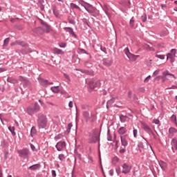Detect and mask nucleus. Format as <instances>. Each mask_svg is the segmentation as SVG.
Returning <instances> with one entry per match:
<instances>
[{"label": "nucleus", "mask_w": 177, "mask_h": 177, "mask_svg": "<svg viewBox=\"0 0 177 177\" xmlns=\"http://www.w3.org/2000/svg\"><path fill=\"white\" fill-rule=\"evenodd\" d=\"M10 41V39L9 37L6 38L4 41H3V46L6 47L8 46V45H9V42Z\"/></svg>", "instance_id": "nucleus-31"}, {"label": "nucleus", "mask_w": 177, "mask_h": 177, "mask_svg": "<svg viewBox=\"0 0 177 177\" xmlns=\"http://www.w3.org/2000/svg\"><path fill=\"white\" fill-rule=\"evenodd\" d=\"M120 162V158H118V157L115 156L113 159H112V164L113 165H116L118 163Z\"/></svg>", "instance_id": "nucleus-25"}, {"label": "nucleus", "mask_w": 177, "mask_h": 177, "mask_svg": "<svg viewBox=\"0 0 177 177\" xmlns=\"http://www.w3.org/2000/svg\"><path fill=\"white\" fill-rule=\"evenodd\" d=\"M58 46H59V48H66V46H67V43L61 42V43L58 44Z\"/></svg>", "instance_id": "nucleus-41"}, {"label": "nucleus", "mask_w": 177, "mask_h": 177, "mask_svg": "<svg viewBox=\"0 0 177 177\" xmlns=\"http://www.w3.org/2000/svg\"><path fill=\"white\" fill-rule=\"evenodd\" d=\"M15 45H19L20 46H22V48H27L28 46V45L26 43H24V41H16L15 42Z\"/></svg>", "instance_id": "nucleus-16"}, {"label": "nucleus", "mask_w": 177, "mask_h": 177, "mask_svg": "<svg viewBox=\"0 0 177 177\" xmlns=\"http://www.w3.org/2000/svg\"><path fill=\"white\" fill-rule=\"evenodd\" d=\"M113 103H114V99L109 100L106 103V107H108L111 104H113Z\"/></svg>", "instance_id": "nucleus-49"}, {"label": "nucleus", "mask_w": 177, "mask_h": 177, "mask_svg": "<svg viewBox=\"0 0 177 177\" xmlns=\"http://www.w3.org/2000/svg\"><path fill=\"white\" fill-rule=\"evenodd\" d=\"M160 74V70H156L153 73L152 77H156Z\"/></svg>", "instance_id": "nucleus-52"}, {"label": "nucleus", "mask_w": 177, "mask_h": 177, "mask_svg": "<svg viewBox=\"0 0 177 177\" xmlns=\"http://www.w3.org/2000/svg\"><path fill=\"white\" fill-rule=\"evenodd\" d=\"M62 138V134H59L55 137V140H59Z\"/></svg>", "instance_id": "nucleus-58"}, {"label": "nucleus", "mask_w": 177, "mask_h": 177, "mask_svg": "<svg viewBox=\"0 0 177 177\" xmlns=\"http://www.w3.org/2000/svg\"><path fill=\"white\" fill-rule=\"evenodd\" d=\"M86 84H87V88L88 89L93 90L95 88H100V80H86Z\"/></svg>", "instance_id": "nucleus-4"}, {"label": "nucleus", "mask_w": 177, "mask_h": 177, "mask_svg": "<svg viewBox=\"0 0 177 177\" xmlns=\"http://www.w3.org/2000/svg\"><path fill=\"white\" fill-rule=\"evenodd\" d=\"M70 6L71 9H80V7L74 3H71Z\"/></svg>", "instance_id": "nucleus-37"}, {"label": "nucleus", "mask_w": 177, "mask_h": 177, "mask_svg": "<svg viewBox=\"0 0 177 177\" xmlns=\"http://www.w3.org/2000/svg\"><path fill=\"white\" fill-rule=\"evenodd\" d=\"M150 78H151V75H149L148 77H147L145 80H144V82H149V80H150Z\"/></svg>", "instance_id": "nucleus-59"}, {"label": "nucleus", "mask_w": 177, "mask_h": 177, "mask_svg": "<svg viewBox=\"0 0 177 177\" xmlns=\"http://www.w3.org/2000/svg\"><path fill=\"white\" fill-rule=\"evenodd\" d=\"M82 21L84 24H86V26H88L89 27V24L88 23V20H86V19L84 18L82 19Z\"/></svg>", "instance_id": "nucleus-54"}, {"label": "nucleus", "mask_w": 177, "mask_h": 177, "mask_svg": "<svg viewBox=\"0 0 177 177\" xmlns=\"http://www.w3.org/2000/svg\"><path fill=\"white\" fill-rule=\"evenodd\" d=\"M39 110H41V106H39L38 102H35L27 107V113L28 115H32L33 114L38 113Z\"/></svg>", "instance_id": "nucleus-3"}, {"label": "nucleus", "mask_w": 177, "mask_h": 177, "mask_svg": "<svg viewBox=\"0 0 177 177\" xmlns=\"http://www.w3.org/2000/svg\"><path fill=\"white\" fill-rule=\"evenodd\" d=\"M64 30L69 32V34H71V35H73V37H75V38H77V35H75V32H74V30L71 27H65L64 28Z\"/></svg>", "instance_id": "nucleus-12"}, {"label": "nucleus", "mask_w": 177, "mask_h": 177, "mask_svg": "<svg viewBox=\"0 0 177 177\" xmlns=\"http://www.w3.org/2000/svg\"><path fill=\"white\" fill-rule=\"evenodd\" d=\"M177 133V129L174 128V127H170L169 129V133L170 135H171V136H174V135H175V133Z\"/></svg>", "instance_id": "nucleus-21"}, {"label": "nucleus", "mask_w": 177, "mask_h": 177, "mask_svg": "<svg viewBox=\"0 0 177 177\" xmlns=\"http://www.w3.org/2000/svg\"><path fill=\"white\" fill-rule=\"evenodd\" d=\"M48 125V118L44 113L37 115V127L39 129H46Z\"/></svg>", "instance_id": "nucleus-1"}, {"label": "nucleus", "mask_w": 177, "mask_h": 177, "mask_svg": "<svg viewBox=\"0 0 177 177\" xmlns=\"http://www.w3.org/2000/svg\"><path fill=\"white\" fill-rule=\"evenodd\" d=\"M44 27L46 28V32L49 34L50 32V26L46 24Z\"/></svg>", "instance_id": "nucleus-35"}, {"label": "nucleus", "mask_w": 177, "mask_h": 177, "mask_svg": "<svg viewBox=\"0 0 177 177\" xmlns=\"http://www.w3.org/2000/svg\"><path fill=\"white\" fill-rule=\"evenodd\" d=\"M53 12L55 17H59V11L56 8H53Z\"/></svg>", "instance_id": "nucleus-39"}, {"label": "nucleus", "mask_w": 177, "mask_h": 177, "mask_svg": "<svg viewBox=\"0 0 177 177\" xmlns=\"http://www.w3.org/2000/svg\"><path fill=\"white\" fill-rule=\"evenodd\" d=\"M34 32H36V34H44L45 32V30L44 28L39 27L34 30Z\"/></svg>", "instance_id": "nucleus-20"}, {"label": "nucleus", "mask_w": 177, "mask_h": 177, "mask_svg": "<svg viewBox=\"0 0 177 177\" xmlns=\"http://www.w3.org/2000/svg\"><path fill=\"white\" fill-rule=\"evenodd\" d=\"M124 52L125 53V55L127 56H129V55H131V53L129 52V48H127L124 50Z\"/></svg>", "instance_id": "nucleus-48"}, {"label": "nucleus", "mask_w": 177, "mask_h": 177, "mask_svg": "<svg viewBox=\"0 0 177 177\" xmlns=\"http://www.w3.org/2000/svg\"><path fill=\"white\" fill-rule=\"evenodd\" d=\"M8 130L10 131V132H11L13 136H16V132H15V127H9Z\"/></svg>", "instance_id": "nucleus-30"}, {"label": "nucleus", "mask_w": 177, "mask_h": 177, "mask_svg": "<svg viewBox=\"0 0 177 177\" xmlns=\"http://www.w3.org/2000/svg\"><path fill=\"white\" fill-rule=\"evenodd\" d=\"M17 153L19 157H21L22 158H27L28 160L30 158V156H31V153H30V150H28V149L18 150Z\"/></svg>", "instance_id": "nucleus-7"}, {"label": "nucleus", "mask_w": 177, "mask_h": 177, "mask_svg": "<svg viewBox=\"0 0 177 177\" xmlns=\"http://www.w3.org/2000/svg\"><path fill=\"white\" fill-rule=\"evenodd\" d=\"M85 9L88 13L91 15V16H93L94 17L99 16V10H97L96 8L93 7V6L88 4V6Z\"/></svg>", "instance_id": "nucleus-6"}, {"label": "nucleus", "mask_w": 177, "mask_h": 177, "mask_svg": "<svg viewBox=\"0 0 177 177\" xmlns=\"http://www.w3.org/2000/svg\"><path fill=\"white\" fill-rule=\"evenodd\" d=\"M68 23H70L71 24H75V21H74V19H68Z\"/></svg>", "instance_id": "nucleus-60"}, {"label": "nucleus", "mask_w": 177, "mask_h": 177, "mask_svg": "<svg viewBox=\"0 0 177 177\" xmlns=\"http://www.w3.org/2000/svg\"><path fill=\"white\" fill-rule=\"evenodd\" d=\"M141 20L142 21H143V23H146V21H147V15H146V14H143L141 16Z\"/></svg>", "instance_id": "nucleus-33"}, {"label": "nucleus", "mask_w": 177, "mask_h": 177, "mask_svg": "<svg viewBox=\"0 0 177 177\" xmlns=\"http://www.w3.org/2000/svg\"><path fill=\"white\" fill-rule=\"evenodd\" d=\"M103 64L104 66H106L107 67H109V66H111V62L105 60L103 62Z\"/></svg>", "instance_id": "nucleus-42"}, {"label": "nucleus", "mask_w": 177, "mask_h": 177, "mask_svg": "<svg viewBox=\"0 0 177 177\" xmlns=\"http://www.w3.org/2000/svg\"><path fill=\"white\" fill-rule=\"evenodd\" d=\"M155 56L156 57H157L158 59H160V60H164V59H165V55L156 54Z\"/></svg>", "instance_id": "nucleus-36"}, {"label": "nucleus", "mask_w": 177, "mask_h": 177, "mask_svg": "<svg viewBox=\"0 0 177 177\" xmlns=\"http://www.w3.org/2000/svg\"><path fill=\"white\" fill-rule=\"evenodd\" d=\"M127 131V128H125L124 127H122L118 129V133H119V135H125Z\"/></svg>", "instance_id": "nucleus-17"}, {"label": "nucleus", "mask_w": 177, "mask_h": 177, "mask_svg": "<svg viewBox=\"0 0 177 177\" xmlns=\"http://www.w3.org/2000/svg\"><path fill=\"white\" fill-rule=\"evenodd\" d=\"M133 135L134 138H138V130L136 129H133Z\"/></svg>", "instance_id": "nucleus-50"}, {"label": "nucleus", "mask_w": 177, "mask_h": 177, "mask_svg": "<svg viewBox=\"0 0 177 177\" xmlns=\"http://www.w3.org/2000/svg\"><path fill=\"white\" fill-rule=\"evenodd\" d=\"M81 109H82V110H89V106H88L86 104H82L81 106Z\"/></svg>", "instance_id": "nucleus-45"}, {"label": "nucleus", "mask_w": 177, "mask_h": 177, "mask_svg": "<svg viewBox=\"0 0 177 177\" xmlns=\"http://www.w3.org/2000/svg\"><path fill=\"white\" fill-rule=\"evenodd\" d=\"M30 149L32 150V151H37V149H35V146L34 145L30 144Z\"/></svg>", "instance_id": "nucleus-57"}, {"label": "nucleus", "mask_w": 177, "mask_h": 177, "mask_svg": "<svg viewBox=\"0 0 177 177\" xmlns=\"http://www.w3.org/2000/svg\"><path fill=\"white\" fill-rule=\"evenodd\" d=\"M175 57V56L171 54V53H169L167 55V60H168L169 59H172Z\"/></svg>", "instance_id": "nucleus-46"}, {"label": "nucleus", "mask_w": 177, "mask_h": 177, "mask_svg": "<svg viewBox=\"0 0 177 177\" xmlns=\"http://www.w3.org/2000/svg\"><path fill=\"white\" fill-rule=\"evenodd\" d=\"M53 52L55 55H64V52L57 48H54Z\"/></svg>", "instance_id": "nucleus-15"}, {"label": "nucleus", "mask_w": 177, "mask_h": 177, "mask_svg": "<svg viewBox=\"0 0 177 177\" xmlns=\"http://www.w3.org/2000/svg\"><path fill=\"white\" fill-rule=\"evenodd\" d=\"M51 174L53 177H56V171L52 170Z\"/></svg>", "instance_id": "nucleus-64"}, {"label": "nucleus", "mask_w": 177, "mask_h": 177, "mask_svg": "<svg viewBox=\"0 0 177 177\" xmlns=\"http://www.w3.org/2000/svg\"><path fill=\"white\" fill-rule=\"evenodd\" d=\"M170 52V53L173 55V56H175V55H176V49H171Z\"/></svg>", "instance_id": "nucleus-56"}, {"label": "nucleus", "mask_w": 177, "mask_h": 177, "mask_svg": "<svg viewBox=\"0 0 177 177\" xmlns=\"http://www.w3.org/2000/svg\"><path fill=\"white\" fill-rule=\"evenodd\" d=\"M120 120L121 122H128V121H129V117L124 115H120Z\"/></svg>", "instance_id": "nucleus-14"}, {"label": "nucleus", "mask_w": 177, "mask_h": 177, "mask_svg": "<svg viewBox=\"0 0 177 177\" xmlns=\"http://www.w3.org/2000/svg\"><path fill=\"white\" fill-rule=\"evenodd\" d=\"M71 128H73V124L72 123H69L68 124V127L66 128V133L67 134L70 133L71 131Z\"/></svg>", "instance_id": "nucleus-29"}, {"label": "nucleus", "mask_w": 177, "mask_h": 177, "mask_svg": "<svg viewBox=\"0 0 177 177\" xmlns=\"http://www.w3.org/2000/svg\"><path fill=\"white\" fill-rule=\"evenodd\" d=\"M41 168V165L40 164H35L32 166H30L28 167V169H30L31 171H37V169H39Z\"/></svg>", "instance_id": "nucleus-13"}, {"label": "nucleus", "mask_w": 177, "mask_h": 177, "mask_svg": "<svg viewBox=\"0 0 177 177\" xmlns=\"http://www.w3.org/2000/svg\"><path fill=\"white\" fill-rule=\"evenodd\" d=\"M39 82L41 84V85H43V86H45V85L53 84V82H49L48 80L42 78H39Z\"/></svg>", "instance_id": "nucleus-11"}, {"label": "nucleus", "mask_w": 177, "mask_h": 177, "mask_svg": "<svg viewBox=\"0 0 177 177\" xmlns=\"http://www.w3.org/2000/svg\"><path fill=\"white\" fill-rule=\"evenodd\" d=\"M111 139H112L111 134L107 135V140H109V142H111Z\"/></svg>", "instance_id": "nucleus-62"}, {"label": "nucleus", "mask_w": 177, "mask_h": 177, "mask_svg": "<svg viewBox=\"0 0 177 177\" xmlns=\"http://www.w3.org/2000/svg\"><path fill=\"white\" fill-rule=\"evenodd\" d=\"M153 124H156V125H158V127H160V125H161V124H160V120H158V119H154V120H153Z\"/></svg>", "instance_id": "nucleus-47"}, {"label": "nucleus", "mask_w": 177, "mask_h": 177, "mask_svg": "<svg viewBox=\"0 0 177 177\" xmlns=\"http://www.w3.org/2000/svg\"><path fill=\"white\" fill-rule=\"evenodd\" d=\"M37 133V129H35V127H32L30 129V136L32 138H34V135Z\"/></svg>", "instance_id": "nucleus-27"}, {"label": "nucleus", "mask_w": 177, "mask_h": 177, "mask_svg": "<svg viewBox=\"0 0 177 177\" xmlns=\"http://www.w3.org/2000/svg\"><path fill=\"white\" fill-rule=\"evenodd\" d=\"M23 83L24 86H30L31 85V83L27 79H26V80Z\"/></svg>", "instance_id": "nucleus-40"}, {"label": "nucleus", "mask_w": 177, "mask_h": 177, "mask_svg": "<svg viewBox=\"0 0 177 177\" xmlns=\"http://www.w3.org/2000/svg\"><path fill=\"white\" fill-rule=\"evenodd\" d=\"M44 27L46 28V32L49 34L50 32V26L46 24Z\"/></svg>", "instance_id": "nucleus-34"}, {"label": "nucleus", "mask_w": 177, "mask_h": 177, "mask_svg": "<svg viewBox=\"0 0 177 177\" xmlns=\"http://www.w3.org/2000/svg\"><path fill=\"white\" fill-rule=\"evenodd\" d=\"M64 76L66 80H68V81H70V76H68V75H67L66 73H64Z\"/></svg>", "instance_id": "nucleus-63"}, {"label": "nucleus", "mask_w": 177, "mask_h": 177, "mask_svg": "<svg viewBox=\"0 0 177 177\" xmlns=\"http://www.w3.org/2000/svg\"><path fill=\"white\" fill-rule=\"evenodd\" d=\"M79 3L82 5L84 8V9H86L88 5H89V3H86L84 0H80Z\"/></svg>", "instance_id": "nucleus-26"}, {"label": "nucleus", "mask_w": 177, "mask_h": 177, "mask_svg": "<svg viewBox=\"0 0 177 177\" xmlns=\"http://www.w3.org/2000/svg\"><path fill=\"white\" fill-rule=\"evenodd\" d=\"M115 171H116V174L118 175H120V174L122 173V171H121V169L120 167L116 168Z\"/></svg>", "instance_id": "nucleus-55"}, {"label": "nucleus", "mask_w": 177, "mask_h": 177, "mask_svg": "<svg viewBox=\"0 0 177 177\" xmlns=\"http://www.w3.org/2000/svg\"><path fill=\"white\" fill-rule=\"evenodd\" d=\"M50 90H51L52 92H53L54 93H59V92H60V90L59 89V86H52V87L50 88Z\"/></svg>", "instance_id": "nucleus-22"}, {"label": "nucleus", "mask_w": 177, "mask_h": 177, "mask_svg": "<svg viewBox=\"0 0 177 177\" xmlns=\"http://www.w3.org/2000/svg\"><path fill=\"white\" fill-rule=\"evenodd\" d=\"M143 129L145 131V132H147V133H153V131H151V129H150L147 125H144Z\"/></svg>", "instance_id": "nucleus-23"}, {"label": "nucleus", "mask_w": 177, "mask_h": 177, "mask_svg": "<svg viewBox=\"0 0 177 177\" xmlns=\"http://www.w3.org/2000/svg\"><path fill=\"white\" fill-rule=\"evenodd\" d=\"M159 165L162 168V169H165V168H167V162H165L162 160H160L159 162Z\"/></svg>", "instance_id": "nucleus-24"}, {"label": "nucleus", "mask_w": 177, "mask_h": 177, "mask_svg": "<svg viewBox=\"0 0 177 177\" xmlns=\"http://www.w3.org/2000/svg\"><path fill=\"white\" fill-rule=\"evenodd\" d=\"M133 24H135V20L133 18H131L129 21V26L131 28H133Z\"/></svg>", "instance_id": "nucleus-43"}, {"label": "nucleus", "mask_w": 177, "mask_h": 177, "mask_svg": "<svg viewBox=\"0 0 177 177\" xmlns=\"http://www.w3.org/2000/svg\"><path fill=\"white\" fill-rule=\"evenodd\" d=\"M122 170V174H124V175H127V174H129L131 172V170L132 169V166L124 163L123 165H121Z\"/></svg>", "instance_id": "nucleus-8"}, {"label": "nucleus", "mask_w": 177, "mask_h": 177, "mask_svg": "<svg viewBox=\"0 0 177 177\" xmlns=\"http://www.w3.org/2000/svg\"><path fill=\"white\" fill-rule=\"evenodd\" d=\"M82 115L86 124H92L96 121V115L94 113H89V111H83Z\"/></svg>", "instance_id": "nucleus-2"}, {"label": "nucleus", "mask_w": 177, "mask_h": 177, "mask_svg": "<svg viewBox=\"0 0 177 177\" xmlns=\"http://www.w3.org/2000/svg\"><path fill=\"white\" fill-rule=\"evenodd\" d=\"M7 81L8 82H10V84H17L19 82V80L13 77H8Z\"/></svg>", "instance_id": "nucleus-19"}, {"label": "nucleus", "mask_w": 177, "mask_h": 177, "mask_svg": "<svg viewBox=\"0 0 177 177\" xmlns=\"http://www.w3.org/2000/svg\"><path fill=\"white\" fill-rule=\"evenodd\" d=\"M100 139V133L99 131L93 130V133L90 134L88 138V143H96Z\"/></svg>", "instance_id": "nucleus-5"}, {"label": "nucleus", "mask_w": 177, "mask_h": 177, "mask_svg": "<svg viewBox=\"0 0 177 177\" xmlns=\"http://www.w3.org/2000/svg\"><path fill=\"white\" fill-rule=\"evenodd\" d=\"M172 143H173V145H174V149H175L176 150H177V140L175 139V138H174V139L172 140Z\"/></svg>", "instance_id": "nucleus-44"}, {"label": "nucleus", "mask_w": 177, "mask_h": 177, "mask_svg": "<svg viewBox=\"0 0 177 177\" xmlns=\"http://www.w3.org/2000/svg\"><path fill=\"white\" fill-rule=\"evenodd\" d=\"M121 145L124 146V147H127L128 146V140H127V135L120 136Z\"/></svg>", "instance_id": "nucleus-10"}, {"label": "nucleus", "mask_w": 177, "mask_h": 177, "mask_svg": "<svg viewBox=\"0 0 177 177\" xmlns=\"http://www.w3.org/2000/svg\"><path fill=\"white\" fill-rule=\"evenodd\" d=\"M27 78L23 77V76H19V81H21V82H24Z\"/></svg>", "instance_id": "nucleus-53"}, {"label": "nucleus", "mask_w": 177, "mask_h": 177, "mask_svg": "<svg viewBox=\"0 0 177 177\" xmlns=\"http://www.w3.org/2000/svg\"><path fill=\"white\" fill-rule=\"evenodd\" d=\"M115 149H118V140H114Z\"/></svg>", "instance_id": "nucleus-61"}, {"label": "nucleus", "mask_w": 177, "mask_h": 177, "mask_svg": "<svg viewBox=\"0 0 177 177\" xmlns=\"http://www.w3.org/2000/svg\"><path fill=\"white\" fill-rule=\"evenodd\" d=\"M164 77H167V75H170L171 77H173V78H175V75L172 73H169L168 71L163 72Z\"/></svg>", "instance_id": "nucleus-32"}, {"label": "nucleus", "mask_w": 177, "mask_h": 177, "mask_svg": "<svg viewBox=\"0 0 177 177\" xmlns=\"http://www.w3.org/2000/svg\"><path fill=\"white\" fill-rule=\"evenodd\" d=\"M138 149H144L145 146H143V142H138Z\"/></svg>", "instance_id": "nucleus-51"}, {"label": "nucleus", "mask_w": 177, "mask_h": 177, "mask_svg": "<svg viewBox=\"0 0 177 177\" xmlns=\"http://www.w3.org/2000/svg\"><path fill=\"white\" fill-rule=\"evenodd\" d=\"M66 142L64 141H59L57 143V145H55V147L57 150V151H62V150H63L64 149H66Z\"/></svg>", "instance_id": "nucleus-9"}, {"label": "nucleus", "mask_w": 177, "mask_h": 177, "mask_svg": "<svg viewBox=\"0 0 177 177\" xmlns=\"http://www.w3.org/2000/svg\"><path fill=\"white\" fill-rule=\"evenodd\" d=\"M171 120L173 124H175V125L177 127V120H176V115H172L171 117Z\"/></svg>", "instance_id": "nucleus-28"}, {"label": "nucleus", "mask_w": 177, "mask_h": 177, "mask_svg": "<svg viewBox=\"0 0 177 177\" xmlns=\"http://www.w3.org/2000/svg\"><path fill=\"white\" fill-rule=\"evenodd\" d=\"M58 158L59 161H64V160H66V156H64V154H59Z\"/></svg>", "instance_id": "nucleus-38"}, {"label": "nucleus", "mask_w": 177, "mask_h": 177, "mask_svg": "<svg viewBox=\"0 0 177 177\" xmlns=\"http://www.w3.org/2000/svg\"><path fill=\"white\" fill-rule=\"evenodd\" d=\"M127 57L128 59H129V60H131L132 62H135V60H136V59L139 57V55H135L132 53H130Z\"/></svg>", "instance_id": "nucleus-18"}]
</instances>
